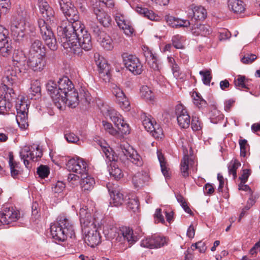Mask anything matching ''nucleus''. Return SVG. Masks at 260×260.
<instances>
[{
    "mask_svg": "<svg viewBox=\"0 0 260 260\" xmlns=\"http://www.w3.org/2000/svg\"><path fill=\"white\" fill-rule=\"evenodd\" d=\"M90 29L96 39H98V38L100 37L101 34H102V32H105V31L100 29L99 26L93 22H92L91 24H90Z\"/></svg>",
    "mask_w": 260,
    "mask_h": 260,
    "instance_id": "56",
    "label": "nucleus"
},
{
    "mask_svg": "<svg viewBox=\"0 0 260 260\" xmlns=\"http://www.w3.org/2000/svg\"><path fill=\"white\" fill-rule=\"evenodd\" d=\"M166 243L167 241L165 237L153 235L142 240L141 242V246L152 249L159 248L164 246Z\"/></svg>",
    "mask_w": 260,
    "mask_h": 260,
    "instance_id": "17",
    "label": "nucleus"
},
{
    "mask_svg": "<svg viewBox=\"0 0 260 260\" xmlns=\"http://www.w3.org/2000/svg\"><path fill=\"white\" fill-rule=\"evenodd\" d=\"M191 126L194 131H199L202 128L201 123L199 121L198 117H192Z\"/></svg>",
    "mask_w": 260,
    "mask_h": 260,
    "instance_id": "63",
    "label": "nucleus"
},
{
    "mask_svg": "<svg viewBox=\"0 0 260 260\" xmlns=\"http://www.w3.org/2000/svg\"><path fill=\"white\" fill-rule=\"evenodd\" d=\"M37 172L40 177L45 178L49 174V168L46 166L41 165L38 168Z\"/></svg>",
    "mask_w": 260,
    "mask_h": 260,
    "instance_id": "54",
    "label": "nucleus"
},
{
    "mask_svg": "<svg viewBox=\"0 0 260 260\" xmlns=\"http://www.w3.org/2000/svg\"><path fill=\"white\" fill-rule=\"evenodd\" d=\"M8 34V30L3 26L0 25V43L10 40Z\"/></svg>",
    "mask_w": 260,
    "mask_h": 260,
    "instance_id": "58",
    "label": "nucleus"
},
{
    "mask_svg": "<svg viewBox=\"0 0 260 260\" xmlns=\"http://www.w3.org/2000/svg\"><path fill=\"white\" fill-rule=\"evenodd\" d=\"M12 59L14 66L18 68L19 73H25L27 66L25 65L26 57L24 52L19 49L14 50Z\"/></svg>",
    "mask_w": 260,
    "mask_h": 260,
    "instance_id": "15",
    "label": "nucleus"
},
{
    "mask_svg": "<svg viewBox=\"0 0 260 260\" xmlns=\"http://www.w3.org/2000/svg\"><path fill=\"white\" fill-rule=\"evenodd\" d=\"M50 233L53 239L58 241H64L68 237L72 238L75 234L73 224L64 215H60L57 222L52 223Z\"/></svg>",
    "mask_w": 260,
    "mask_h": 260,
    "instance_id": "5",
    "label": "nucleus"
},
{
    "mask_svg": "<svg viewBox=\"0 0 260 260\" xmlns=\"http://www.w3.org/2000/svg\"><path fill=\"white\" fill-rule=\"evenodd\" d=\"M192 160L189 158L188 154H185L182 159L180 165V172L183 177L189 176V165H191Z\"/></svg>",
    "mask_w": 260,
    "mask_h": 260,
    "instance_id": "32",
    "label": "nucleus"
},
{
    "mask_svg": "<svg viewBox=\"0 0 260 260\" xmlns=\"http://www.w3.org/2000/svg\"><path fill=\"white\" fill-rule=\"evenodd\" d=\"M132 7L138 13L151 20H157V16H156L153 11L149 10L147 8L143 7L141 5H137V6L133 5L132 6Z\"/></svg>",
    "mask_w": 260,
    "mask_h": 260,
    "instance_id": "27",
    "label": "nucleus"
},
{
    "mask_svg": "<svg viewBox=\"0 0 260 260\" xmlns=\"http://www.w3.org/2000/svg\"><path fill=\"white\" fill-rule=\"evenodd\" d=\"M120 28L122 29L124 33L128 36H131L134 32V29L129 21L124 24L123 26H121Z\"/></svg>",
    "mask_w": 260,
    "mask_h": 260,
    "instance_id": "60",
    "label": "nucleus"
},
{
    "mask_svg": "<svg viewBox=\"0 0 260 260\" xmlns=\"http://www.w3.org/2000/svg\"><path fill=\"white\" fill-rule=\"evenodd\" d=\"M192 98L194 104L199 108L205 107L207 105L206 101L204 100L200 93L194 91L192 93Z\"/></svg>",
    "mask_w": 260,
    "mask_h": 260,
    "instance_id": "46",
    "label": "nucleus"
},
{
    "mask_svg": "<svg viewBox=\"0 0 260 260\" xmlns=\"http://www.w3.org/2000/svg\"><path fill=\"white\" fill-rule=\"evenodd\" d=\"M27 66L35 72H41L46 67V55L28 56Z\"/></svg>",
    "mask_w": 260,
    "mask_h": 260,
    "instance_id": "14",
    "label": "nucleus"
},
{
    "mask_svg": "<svg viewBox=\"0 0 260 260\" xmlns=\"http://www.w3.org/2000/svg\"><path fill=\"white\" fill-rule=\"evenodd\" d=\"M200 74L202 76L203 83L206 85H209L212 79L210 71H201Z\"/></svg>",
    "mask_w": 260,
    "mask_h": 260,
    "instance_id": "55",
    "label": "nucleus"
},
{
    "mask_svg": "<svg viewBox=\"0 0 260 260\" xmlns=\"http://www.w3.org/2000/svg\"><path fill=\"white\" fill-rule=\"evenodd\" d=\"M109 191L112 201L110 204L114 206H119L122 204L124 202V196L122 193L119 190L114 189L111 190L108 186Z\"/></svg>",
    "mask_w": 260,
    "mask_h": 260,
    "instance_id": "25",
    "label": "nucleus"
},
{
    "mask_svg": "<svg viewBox=\"0 0 260 260\" xmlns=\"http://www.w3.org/2000/svg\"><path fill=\"white\" fill-rule=\"evenodd\" d=\"M80 182L81 187L84 191H89L92 189L95 184V181L93 177L88 175L83 176Z\"/></svg>",
    "mask_w": 260,
    "mask_h": 260,
    "instance_id": "29",
    "label": "nucleus"
},
{
    "mask_svg": "<svg viewBox=\"0 0 260 260\" xmlns=\"http://www.w3.org/2000/svg\"><path fill=\"white\" fill-rule=\"evenodd\" d=\"M38 6L40 13L45 19L38 20L41 35L48 47L51 50H55L57 48V41L49 26L56 24L57 19L54 15V11L45 0H39Z\"/></svg>",
    "mask_w": 260,
    "mask_h": 260,
    "instance_id": "3",
    "label": "nucleus"
},
{
    "mask_svg": "<svg viewBox=\"0 0 260 260\" xmlns=\"http://www.w3.org/2000/svg\"><path fill=\"white\" fill-rule=\"evenodd\" d=\"M42 149L39 145L36 144L30 146H25L21 149L20 156L27 168L26 170L27 173L29 168V160L37 161L38 158L42 157Z\"/></svg>",
    "mask_w": 260,
    "mask_h": 260,
    "instance_id": "6",
    "label": "nucleus"
},
{
    "mask_svg": "<svg viewBox=\"0 0 260 260\" xmlns=\"http://www.w3.org/2000/svg\"><path fill=\"white\" fill-rule=\"evenodd\" d=\"M185 41L184 37L179 35H175L172 38L173 46L178 49L184 48V43Z\"/></svg>",
    "mask_w": 260,
    "mask_h": 260,
    "instance_id": "40",
    "label": "nucleus"
},
{
    "mask_svg": "<svg viewBox=\"0 0 260 260\" xmlns=\"http://www.w3.org/2000/svg\"><path fill=\"white\" fill-rule=\"evenodd\" d=\"M149 176L145 171L138 172L133 177V183L135 187H140L148 181Z\"/></svg>",
    "mask_w": 260,
    "mask_h": 260,
    "instance_id": "26",
    "label": "nucleus"
},
{
    "mask_svg": "<svg viewBox=\"0 0 260 260\" xmlns=\"http://www.w3.org/2000/svg\"><path fill=\"white\" fill-rule=\"evenodd\" d=\"M17 70V68L16 69ZM18 70V69H17ZM17 81L16 71L8 69L5 72V75L3 77V84L0 86L1 91H7L6 93H11L13 89L11 87Z\"/></svg>",
    "mask_w": 260,
    "mask_h": 260,
    "instance_id": "13",
    "label": "nucleus"
},
{
    "mask_svg": "<svg viewBox=\"0 0 260 260\" xmlns=\"http://www.w3.org/2000/svg\"><path fill=\"white\" fill-rule=\"evenodd\" d=\"M248 81L249 80L246 79L244 76L238 75L235 79V86L238 89H242L243 88L248 89L247 86Z\"/></svg>",
    "mask_w": 260,
    "mask_h": 260,
    "instance_id": "38",
    "label": "nucleus"
},
{
    "mask_svg": "<svg viewBox=\"0 0 260 260\" xmlns=\"http://www.w3.org/2000/svg\"><path fill=\"white\" fill-rule=\"evenodd\" d=\"M239 143L240 148V155L245 157L246 155L247 150L249 148L247 141L245 139H240Z\"/></svg>",
    "mask_w": 260,
    "mask_h": 260,
    "instance_id": "52",
    "label": "nucleus"
},
{
    "mask_svg": "<svg viewBox=\"0 0 260 260\" xmlns=\"http://www.w3.org/2000/svg\"><path fill=\"white\" fill-rule=\"evenodd\" d=\"M17 113L27 114L28 105L24 100H19L16 104Z\"/></svg>",
    "mask_w": 260,
    "mask_h": 260,
    "instance_id": "45",
    "label": "nucleus"
},
{
    "mask_svg": "<svg viewBox=\"0 0 260 260\" xmlns=\"http://www.w3.org/2000/svg\"><path fill=\"white\" fill-rule=\"evenodd\" d=\"M121 233L123 238L127 240L129 245H132L137 241V238L134 236L132 229L127 227L123 228Z\"/></svg>",
    "mask_w": 260,
    "mask_h": 260,
    "instance_id": "34",
    "label": "nucleus"
},
{
    "mask_svg": "<svg viewBox=\"0 0 260 260\" xmlns=\"http://www.w3.org/2000/svg\"><path fill=\"white\" fill-rule=\"evenodd\" d=\"M175 111L178 123L180 127L182 128L188 127L190 122V117L185 107L182 105H178Z\"/></svg>",
    "mask_w": 260,
    "mask_h": 260,
    "instance_id": "16",
    "label": "nucleus"
},
{
    "mask_svg": "<svg viewBox=\"0 0 260 260\" xmlns=\"http://www.w3.org/2000/svg\"><path fill=\"white\" fill-rule=\"evenodd\" d=\"M65 188V184L62 181H57L52 187V191L58 194L62 193Z\"/></svg>",
    "mask_w": 260,
    "mask_h": 260,
    "instance_id": "57",
    "label": "nucleus"
},
{
    "mask_svg": "<svg viewBox=\"0 0 260 260\" xmlns=\"http://www.w3.org/2000/svg\"><path fill=\"white\" fill-rule=\"evenodd\" d=\"M125 67L135 75H140L143 69L139 59L135 55H128L123 57Z\"/></svg>",
    "mask_w": 260,
    "mask_h": 260,
    "instance_id": "12",
    "label": "nucleus"
},
{
    "mask_svg": "<svg viewBox=\"0 0 260 260\" xmlns=\"http://www.w3.org/2000/svg\"><path fill=\"white\" fill-rule=\"evenodd\" d=\"M206 10L201 6L192 4L188 7V14L196 20H203L207 17Z\"/></svg>",
    "mask_w": 260,
    "mask_h": 260,
    "instance_id": "20",
    "label": "nucleus"
},
{
    "mask_svg": "<svg viewBox=\"0 0 260 260\" xmlns=\"http://www.w3.org/2000/svg\"><path fill=\"white\" fill-rule=\"evenodd\" d=\"M78 101L79 98L81 100H84L87 103H89L90 101V95L89 92L85 88H81L78 92Z\"/></svg>",
    "mask_w": 260,
    "mask_h": 260,
    "instance_id": "53",
    "label": "nucleus"
},
{
    "mask_svg": "<svg viewBox=\"0 0 260 260\" xmlns=\"http://www.w3.org/2000/svg\"><path fill=\"white\" fill-rule=\"evenodd\" d=\"M143 125L145 129L150 132L154 138L158 139L161 138L162 137L163 132L162 128L156 122L154 123L150 118L146 117L143 120Z\"/></svg>",
    "mask_w": 260,
    "mask_h": 260,
    "instance_id": "18",
    "label": "nucleus"
},
{
    "mask_svg": "<svg viewBox=\"0 0 260 260\" xmlns=\"http://www.w3.org/2000/svg\"><path fill=\"white\" fill-rule=\"evenodd\" d=\"M150 67L154 71H159L160 69V66L156 55L152 58L146 61Z\"/></svg>",
    "mask_w": 260,
    "mask_h": 260,
    "instance_id": "51",
    "label": "nucleus"
},
{
    "mask_svg": "<svg viewBox=\"0 0 260 260\" xmlns=\"http://www.w3.org/2000/svg\"><path fill=\"white\" fill-rule=\"evenodd\" d=\"M120 149V153L125 156L133 164L137 166H142L143 160L141 156L131 146L128 144L121 145Z\"/></svg>",
    "mask_w": 260,
    "mask_h": 260,
    "instance_id": "11",
    "label": "nucleus"
},
{
    "mask_svg": "<svg viewBox=\"0 0 260 260\" xmlns=\"http://www.w3.org/2000/svg\"><path fill=\"white\" fill-rule=\"evenodd\" d=\"M103 152L104 153L105 157L107 158L109 161H115L116 156H115L114 152L112 149L109 147H106L100 144Z\"/></svg>",
    "mask_w": 260,
    "mask_h": 260,
    "instance_id": "49",
    "label": "nucleus"
},
{
    "mask_svg": "<svg viewBox=\"0 0 260 260\" xmlns=\"http://www.w3.org/2000/svg\"><path fill=\"white\" fill-rule=\"evenodd\" d=\"M96 64L99 69V71L101 73H105L109 70V67L108 63L104 58L103 57L99 58L97 60L95 61Z\"/></svg>",
    "mask_w": 260,
    "mask_h": 260,
    "instance_id": "50",
    "label": "nucleus"
},
{
    "mask_svg": "<svg viewBox=\"0 0 260 260\" xmlns=\"http://www.w3.org/2000/svg\"><path fill=\"white\" fill-rule=\"evenodd\" d=\"M109 173L116 180L121 179L123 176L121 170L115 163L111 165Z\"/></svg>",
    "mask_w": 260,
    "mask_h": 260,
    "instance_id": "41",
    "label": "nucleus"
},
{
    "mask_svg": "<svg viewBox=\"0 0 260 260\" xmlns=\"http://www.w3.org/2000/svg\"><path fill=\"white\" fill-rule=\"evenodd\" d=\"M127 208L128 210L136 213L139 210V203L137 198L129 199L127 203Z\"/></svg>",
    "mask_w": 260,
    "mask_h": 260,
    "instance_id": "47",
    "label": "nucleus"
},
{
    "mask_svg": "<svg viewBox=\"0 0 260 260\" xmlns=\"http://www.w3.org/2000/svg\"><path fill=\"white\" fill-rule=\"evenodd\" d=\"M61 10L66 19L63 20L57 28L58 36L63 47L68 51L80 55L83 51L90 50L92 44L90 34L79 21L77 9L71 0H58Z\"/></svg>",
    "mask_w": 260,
    "mask_h": 260,
    "instance_id": "1",
    "label": "nucleus"
},
{
    "mask_svg": "<svg viewBox=\"0 0 260 260\" xmlns=\"http://www.w3.org/2000/svg\"><path fill=\"white\" fill-rule=\"evenodd\" d=\"M142 51L144 56L145 57L146 60H148L150 58H152L156 54L154 53L151 50H150L147 46L144 45L143 46Z\"/></svg>",
    "mask_w": 260,
    "mask_h": 260,
    "instance_id": "59",
    "label": "nucleus"
},
{
    "mask_svg": "<svg viewBox=\"0 0 260 260\" xmlns=\"http://www.w3.org/2000/svg\"><path fill=\"white\" fill-rule=\"evenodd\" d=\"M56 84L50 80L46 84V89L57 108L67 104L69 107L75 108L78 105V92L74 89L72 82L65 76L59 79Z\"/></svg>",
    "mask_w": 260,
    "mask_h": 260,
    "instance_id": "2",
    "label": "nucleus"
},
{
    "mask_svg": "<svg viewBox=\"0 0 260 260\" xmlns=\"http://www.w3.org/2000/svg\"><path fill=\"white\" fill-rule=\"evenodd\" d=\"M17 122L21 129H25L28 126L27 114L17 113L16 117Z\"/></svg>",
    "mask_w": 260,
    "mask_h": 260,
    "instance_id": "42",
    "label": "nucleus"
},
{
    "mask_svg": "<svg viewBox=\"0 0 260 260\" xmlns=\"http://www.w3.org/2000/svg\"><path fill=\"white\" fill-rule=\"evenodd\" d=\"M9 165L11 176L14 179H19L23 171L19 166V163L14 160L12 152L9 153Z\"/></svg>",
    "mask_w": 260,
    "mask_h": 260,
    "instance_id": "22",
    "label": "nucleus"
},
{
    "mask_svg": "<svg viewBox=\"0 0 260 260\" xmlns=\"http://www.w3.org/2000/svg\"><path fill=\"white\" fill-rule=\"evenodd\" d=\"M97 41L102 47L107 50H110L113 48L112 40L105 32H102Z\"/></svg>",
    "mask_w": 260,
    "mask_h": 260,
    "instance_id": "30",
    "label": "nucleus"
},
{
    "mask_svg": "<svg viewBox=\"0 0 260 260\" xmlns=\"http://www.w3.org/2000/svg\"><path fill=\"white\" fill-rule=\"evenodd\" d=\"M64 137L67 141L69 143L78 144L79 142V137L74 133L66 134Z\"/></svg>",
    "mask_w": 260,
    "mask_h": 260,
    "instance_id": "61",
    "label": "nucleus"
},
{
    "mask_svg": "<svg viewBox=\"0 0 260 260\" xmlns=\"http://www.w3.org/2000/svg\"><path fill=\"white\" fill-rule=\"evenodd\" d=\"M228 6L229 10L235 13H241L245 10L244 5L241 0H229Z\"/></svg>",
    "mask_w": 260,
    "mask_h": 260,
    "instance_id": "31",
    "label": "nucleus"
},
{
    "mask_svg": "<svg viewBox=\"0 0 260 260\" xmlns=\"http://www.w3.org/2000/svg\"><path fill=\"white\" fill-rule=\"evenodd\" d=\"M191 34L196 36L207 37L211 32L210 26L203 24H196L191 26Z\"/></svg>",
    "mask_w": 260,
    "mask_h": 260,
    "instance_id": "24",
    "label": "nucleus"
},
{
    "mask_svg": "<svg viewBox=\"0 0 260 260\" xmlns=\"http://www.w3.org/2000/svg\"><path fill=\"white\" fill-rule=\"evenodd\" d=\"M157 155L160 164L161 171L162 174L166 178L169 177V169L163 155L160 151L158 150L157 152Z\"/></svg>",
    "mask_w": 260,
    "mask_h": 260,
    "instance_id": "35",
    "label": "nucleus"
},
{
    "mask_svg": "<svg viewBox=\"0 0 260 260\" xmlns=\"http://www.w3.org/2000/svg\"><path fill=\"white\" fill-rule=\"evenodd\" d=\"M168 60L170 67L171 68L173 74L176 79H182V74L180 72V69L178 64L176 63L174 58L168 57Z\"/></svg>",
    "mask_w": 260,
    "mask_h": 260,
    "instance_id": "37",
    "label": "nucleus"
},
{
    "mask_svg": "<svg viewBox=\"0 0 260 260\" xmlns=\"http://www.w3.org/2000/svg\"><path fill=\"white\" fill-rule=\"evenodd\" d=\"M7 91H1V96H0V114H5L9 111L12 105L10 102L6 100L8 97V94H11L9 92L6 93Z\"/></svg>",
    "mask_w": 260,
    "mask_h": 260,
    "instance_id": "28",
    "label": "nucleus"
},
{
    "mask_svg": "<svg viewBox=\"0 0 260 260\" xmlns=\"http://www.w3.org/2000/svg\"><path fill=\"white\" fill-rule=\"evenodd\" d=\"M141 96L146 101H153L154 94L151 89L147 86H143L140 89Z\"/></svg>",
    "mask_w": 260,
    "mask_h": 260,
    "instance_id": "43",
    "label": "nucleus"
},
{
    "mask_svg": "<svg viewBox=\"0 0 260 260\" xmlns=\"http://www.w3.org/2000/svg\"><path fill=\"white\" fill-rule=\"evenodd\" d=\"M101 2H96L93 6V10L99 22L104 27H108L111 21L109 16L101 8Z\"/></svg>",
    "mask_w": 260,
    "mask_h": 260,
    "instance_id": "19",
    "label": "nucleus"
},
{
    "mask_svg": "<svg viewBox=\"0 0 260 260\" xmlns=\"http://www.w3.org/2000/svg\"><path fill=\"white\" fill-rule=\"evenodd\" d=\"M86 206L80 208L79 211L80 221L83 233H87L93 228L100 226V222L94 215L91 216Z\"/></svg>",
    "mask_w": 260,
    "mask_h": 260,
    "instance_id": "8",
    "label": "nucleus"
},
{
    "mask_svg": "<svg viewBox=\"0 0 260 260\" xmlns=\"http://www.w3.org/2000/svg\"><path fill=\"white\" fill-rule=\"evenodd\" d=\"M29 92L30 94L32 95L31 99H32L34 96L40 94L41 84L39 80H34L31 81Z\"/></svg>",
    "mask_w": 260,
    "mask_h": 260,
    "instance_id": "44",
    "label": "nucleus"
},
{
    "mask_svg": "<svg viewBox=\"0 0 260 260\" xmlns=\"http://www.w3.org/2000/svg\"><path fill=\"white\" fill-rule=\"evenodd\" d=\"M101 112L106 117H109L114 123L118 130L115 129L112 124L107 121L103 120V127L106 132L112 136L116 135L118 132L121 134H127L130 132L129 125L124 121L121 115L112 108L104 107Z\"/></svg>",
    "mask_w": 260,
    "mask_h": 260,
    "instance_id": "4",
    "label": "nucleus"
},
{
    "mask_svg": "<svg viewBox=\"0 0 260 260\" xmlns=\"http://www.w3.org/2000/svg\"><path fill=\"white\" fill-rule=\"evenodd\" d=\"M11 31L12 35L19 40L23 38L29 32H33L35 28L27 22L23 18L13 20L11 24Z\"/></svg>",
    "mask_w": 260,
    "mask_h": 260,
    "instance_id": "7",
    "label": "nucleus"
},
{
    "mask_svg": "<svg viewBox=\"0 0 260 260\" xmlns=\"http://www.w3.org/2000/svg\"><path fill=\"white\" fill-rule=\"evenodd\" d=\"M85 235V240L91 247H94L100 242V234L97 230V227L89 230V232L83 233Z\"/></svg>",
    "mask_w": 260,
    "mask_h": 260,
    "instance_id": "23",
    "label": "nucleus"
},
{
    "mask_svg": "<svg viewBox=\"0 0 260 260\" xmlns=\"http://www.w3.org/2000/svg\"><path fill=\"white\" fill-rule=\"evenodd\" d=\"M240 162L237 159H233L230 162L228 166L229 173L232 174L234 178L237 177V169L240 166Z\"/></svg>",
    "mask_w": 260,
    "mask_h": 260,
    "instance_id": "48",
    "label": "nucleus"
},
{
    "mask_svg": "<svg viewBox=\"0 0 260 260\" xmlns=\"http://www.w3.org/2000/svg\"><path fill=\"white\" fill-rule=\"evenodd\" d=\"M13 47L10 40L0 43V55L8 57L11 54Z\"/></svg>",
    "mask_w": 260,
    "mask_h": 260,
    "instance_id": "33",
    "label": "nucleus"
},
{
    "mask_svg": "<svg viewBox=\"0 0 260 260\" xmlns=\"http://www.w3.org/2000/svg\"><path fill=\"white\" fill-rule=\"evenodd\" d=\"M20 217V213L15 207H5L0 212V226L12 224Z\"/></svg>",
    "mask_w": 260,
    "mask_h": 260,
    "instance_id": "9",
    "label": "nucleus"
},
{
    "mask_svg": "<svg viewBox=\"0 0 260 260\" xmlns=\"http://www.w3.org/2000/svg\"><path fill=\"white\" fill-rule=\"evenodd\" d=\"M67 167L70 171L80 174L81 177L88 173V165L82 158L78 157L77 159H70L67 164Z\"/></svg>",
    "mask_w": 260,
    "mask_h": 260,
    "instance_id": "10",
    "label": "nucleus"
},
{
    "mask_svg": "<svg viewBox=\"0 0 260 260\" xmlns=\"http://www.w3.org/2000/svg\"><path fill=\"white\" fill-rule=\"evenodd\" d=\"M256 58L257 57L255 54H248L241 58V61L244 63L249 64L252 63Z\"/></svg>",
    "mask_w": 260,
    "mask_h": 260,
    "instance_id": "64",
    "label": "nucleus"
},
{
    "mask_svg": "<svg viewBox=\"0 0 260 260\" xmlns=\"http://www.w3.org/2000/svg\"><path fill=\"white\" fill-rule=\"evenodd\" d=\"M116 93L117 95H115V97L116 98L117 102L118 103L120 107L125 110H128L130 103L126 97L125 96L123 91Z\"/></svg>",
    "mask_w": 260,
    "mask_h": 260,
    "instance_id": "36",
    "label": "nucleus"
},
{
    "mask_svg": "<svg viewBox=\"0 0 260 260\" xmlns=\"http://www.w3.org/2000/svg\"><path fill=\"white\" fill-rule=\"evenodd\" d=\"M115 19L118 26L120 28H121V26H123L124 24L128 21L125 18V17L123 15L119 13H117L116 14Z\"/></svg>",
    "mask_w": 260,
    "mask_h": 260,
    "instance_id": "62",
    "label": "nucleus"
},
{
    "mask_svg": "<svg viewBox=\"0 0 260 260\" xmlns=\"http://www.w3.org/2000/svg\"><path fill=\"white\" fill-rule=\"evenodd\" d=\"M118 229L113 225H107L104 226L103 233L109 239L114 238L117 234Z\"/></svg>",
    "mask_w": 260,
    "mask_h": 260,
    "instance_id": "39",
    "label": "nucleus"
},
{
    "mask_svg": "<svg viewBox=\"0 0 260 260\" xmlns=\"http://www.w3.org/2000/svg\"><path fill=\"white\" fill-rule=\"evenodd\" d=\"M46 55V49L42 42L39 39H32L29 50L28 56Z\"/></svg>",
    "mask_w": 260,
    "mask_h": 260,
    "instance_id": "21",
    "label": "nucleus"
}]
</instances>
